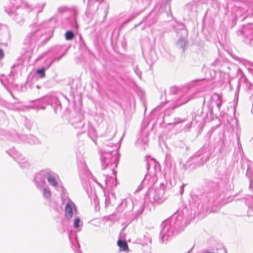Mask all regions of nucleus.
Returning a JSON list of instances; mask_svg holds the SVG:
<instances>
[{"instance_id":"3c124183","label":"nucleus","mask_w":253,"mask_h":253,"mask_svg":"<svg viewBox=\"0 0 253 253\" xmlns=\"http://www.w3.org/2000/svg\"><path fill=\"white\" fill-rule=\"evenodd\" d=\"M250 100L252 101V113L253 114V93L252 95L250 96Z\"/></svg>"},{"instance_id":"5701e85b","label":"nucleus","mask_w":253,"mask_h":253,"mask_svg":"<svg viewBox=\"0 0 253 253\" xmlns=\"http://www.w3.org/2000/svg\"><path fill=\"white\" fill-rule=\"evenodd\" d=\"M222 61V59L218 58L211 64V67H215L214 69H213V75H211V78H214V77L215 76L216 72H218L217 68L221 67Z\"/></svg>"},{"instance_id":"5fc2aeb1","label":"nucleus","mask_w":253,"mask_h":253,"mask_svg":"<svg viewBox=\"0 0 253 253\" xmlns=\"http://www.w3.org/2000/svg\"><path fill=\"white\" fill-rule=\"evenodd\" d=\"M249 173H250V172H249V169L248 168V170H247V173H246V175H247L248 177H249Z\"/></svg>"},{"instance_id":"f8f14e48","label":"nucleus","mask_w":253,"mask_h":253,"mask_svg":"<svg viewBox=\"0 0 253 253\" xmlns=\"http://www.w3.org/2000/svg\"><path fill=\"white\" fill-rule=\"evenodd\" d=\"M6 153L18 163L22 169H27L29 168V162L25 158L23 157L22 155L14 148L6 151Z\"/></svg>"},{"instance_id":"1a4fd4ad","label":"nucleus","mask_w":253,"mask_h":253,"mask_svg":"<svg viewBox=\"0 0 253 253\" xmlns=\"http://www.w3.org/2000/svg\"><path fill=\"white\" fill-rule=\"evenodd\" d=\"M239 39L247 44L251 45L253 42V26L252 23L243 25L236 32Z\"/></svg>"},{"instance_id":"0e129e2a","label":"nucleus","mask_w":253,"mask_h":253,"mask_svg":"<svg viewBox=\"0 0 253 253\" xmlns=\"http://www.w3.org/2000/svg\"><path fill=\"white\" fill-rule=\"evenodd\" d=\"M11 96H12L13 97H14L13 95V94H12V93H11Z\"/></svg>"},{"instance_id":"b1692460","label":"nucleus","mask_w":253,"mask_h":253,"mask_svg":"<svg viewBox=\"0 0 253 253\" xmlns=\"http://www.w3.org/2000/svg\"><path fill=\"white\" fill-rule=\"evenodd\" d=\"M240 84H243L245 85L246 89L248 91H252L253 90V84L250 82L245 77H243L240 79Z\"/></svg>"},{"instance_id":"c9c22d12","label":"nucleus","mask_w":253,"mask_h":253,"mask_svg":"<svg viewBox=\"0 0 253 253\" xmlns=\"http://www.w3.org/2000/svg\"><path fill=\"white\" fill-rule=\"evenodd\" d=\"M81 219L79 217H76L74 220L73 226L75 229H79L80 227Z\"/></svg>"},{"instance_id":"79ce46f5","label":"nucleus","mask_w":253,"mask_h":253,"mask_svg":"<svg viewBox=\"0 0 253 253\" xmlns=\"http://www.w3.org/2000/svg\"><path fill=\"white\" fill-rule=\"evenodd\" d=\"M134 71L135 73V74H136V75L140 79L141 76V72L139 70V69L138 68V67L137 66H136L134 68Z\"/></svg>"},{"instance_id":"a19ab883","label":"nucleus","mask_w":253,"mask_h":253,"mask_svg":"<svg viewBox=\"0 0 253 253\" xmlns=\"http://www.w3.org/2000/svg\"><path fill=\"white\" fill-rule=\"evenodd\" d=\"M65 52L62 53L61 55L54 57L53 59H52L51 63H53L54 62L59 61L62 58V57L65 55Z\"/></svg>"},{"instance_id":"2eb2a0df","label":"nucleus","mask_w":253,"mask_h":253,"mask_svg":"<svg viewBox=\"0 0 253 253\" xmlns=\"http://www.w3.org/2000/svg\"><path fill=\"white\" fill-rule=\"evenodd\" d=\"M83 115L80 113H76L75 116L71 117L69 120V122L75 128L84 129L85 126V124L83 122Z\"/></svg>"},{"instance_id":"bf43d9fd","label":"nucleus","mask_w":253,"mask_h":253,"mask_svg":"<svg viewBox=\"0 0 253 253\" xmlns=\"http://www.w3.org/2000/svg\"><path fill=\"white\" fill-rule=\"evenodd\" d=\"M36 87H37V88L39 89V88H40V87H40V85H36Z\"/></svg>"},{"instance_id":"09e8293b","label":"nucleus","mask_w":253,"mask_h":253,"mask_svg":"<svg viewBox=\"0 0 253 253\" xmlns=\"http://www.w3.org/2000/svg\"><path fill=\"white\" fill-rule=\"evenodd\" d=\"M143 181H144V180L142 181H141V184L138 186V187H137V188L136 189V191L137 192H138V191H140L142 189V188L143 187L142 183H143Z\"/></svg>"},{"instance_id":"4c0bfd02","label":"nucleus","mask_w":253,"mask_h":253,"mask_svg":"<svg viewBox=\"0 0 253 253\" xmlns=\"http://www.w3.org/2000/svg\"><path fill=\"white\" fill-rule=\"evenodd\" d=\"M36 73L42 78L45 76V69L44 68L38 69Z\"/></svg>"},{"instance_id":"9d476101","label":"nucleus","mask_w":253,"mask_h":253,"mask_svg":"<svg viewBox=\"0 0 253 253\" xmlns=\"http://www.w3.org/2000/svg\"><path fill=\"white\" fill-rule=\"evenodd\" d=\"M191 115L192 117V121H194L195 126H197V128H198L199 131H201L204 126L205 119L208 117V113H204V109L201 108L193 112Z\"/></svg>"},{"instance_id":"a211bd4d","label":"nucleus","mask_w":253,"mask_h":253,"mask_svg":"<svg viewBox=\"0 0 253 253\" xmlns=\"http://www.w3.org/2000/svg\"><path fill=\"white\" fill-rule=\"evenodd\" d=\"M74 211L77 213L76 207L74 203L68 198V202L66 203L65 208V217L67 220H70L73 217Z\"/></svg>"},{"instance_id":"c03bdc74","label":"nucleus","mask_w":253,"mask_h":253,"mask_svg":"<svg viewBox=\"0 0 253 253\" xmlns=\"http://www.w3.org/2000/svg\"><path fill=\"white\" fill-rule=\"evenodd\" d=\"M185 121V119H182L181 118H175L174 119V122L176 124L181 123L184 122Z\"/></svg>"},{"instance_id":"423d86ee","label":"nucleus","mask_w":253,"mask_h":253,"mask_svg":"<svg viewBox=\"0 0 253 253\" xmlns=\"http://www.w3.org/2000/svg\"><path fill=\"white\" fill-rule=\"evenodd\" d=\"M214 151L212 149H209L206 146H204L195 154H194L187 162L186 164L183 165L182 168L187 169L189 163L193 164L195 166H200L207 162Z\"/></svg>"},{"instance_id":"6e6552de","label":"nucleus","mask_w":253,"mask_h":253,"mask_svg":"<svg viewBox=\"0 0 253 253\" xmlns=\"http://www.w3.org/2000/svg\"><path fill=\"white\" fill-rule=\"evenodd\" d=\"M46 104H50L53 108L55 113L57 114L61 111V104L58 98L55 96L44 97L37 100L33 108L36 109H45Z\"/></svg>"},{"instance_id":"de8ad7c7","label":"nucleus","mask_w":253,"mask_h":253,"mask_svg":"<svg viewBox=\"0 0 253 253\" xmlns=\"http://www.w3.org/2000/svg\"><path fill=\"white\" fill-rule=\"evenodd\" d=\"M247 68L253 76V66H251V67H247Z\"/></svg>"},{"instance_id":"e433bc0d","label":"nucleus","mask_w":253,"mask_h":253,"mask_svg":"<svg viewBox=\"0 0 253 253\" xmlns=\"http://www.w3.org/2000/svg\"><path fill=\"white\" fill-rule=\"evenodd\" d=\"M195 124L194 122V121H191V122L188 124H187L184 127V129L185 131H188L190 129V128L193 126V127H196L197 126H195Z\"/></svg>"},{"instance_id":"ea45409f","label":"nucleus","mask_w":253,"mask_h":253,"mask_svg":"<svg viewBox=\"0 0 253 253\" xmlns=\"http://www.w3.org/2000/svg\"><path fill=\"white\" fill-rule=\"evenodd\" d=\"M139 14V13H132L129 16V17L128 18V19L127 20H126V21L124 22V24L128 23V22L131 21L132 19L134 18L135 17H136Z\"/></svg>"},{"instance_id":"e2e57ef3","label":"nucleus","mask_w":253,"mask_h":253,"mask_svg":"<svg viewBox=\"0 0 253 253\" xmlns=\"http://www.w3.org/2000/svg\"><path fill=\"white\" fill-rule=\"evenodd\" d=\"M204 79H200V80H196V81H202Z\"/></svg>"},{"instance_id":"7ed1b4c3","label":"nucleus","mask_w":253,"mask_h":253,"mask_svg":"<svg viewBox=\"0 0 253 253\" xmlns=\"http://www.w3.org/2000/svg\"><path fill=\"white\" fill-rule=\"evenodd\" d=\"M165 102H162L157 108L163 106L166 103L171 101L174 102L175 107H178L194 98L195 94H190L188 89L186 88L181 89L176 86H171L169 88L168 94L165 91Z\"/></svg>"},{"instance_id":"aec40b11","label":"nucleus","mask_w":253,"mask_h":253,"mask_svg":"<svg viewBox=\"0 0 253 253\" xmlns=\"http://www.w3.org/2000/svg\"><path fill=\"white\" fill-rule=\"evenodd\" d=\"M86 130H87L88 137H90L95 143H96L97 134L95 129L89 123L85 125V127L83 129L81 133L85 132Z\"/></svg>"},{"instance_id":"39448f33","label":"nucleus","mask_w":253,"mask_h":253,"mask_svg":"<svg viewBox=\"0 0 253 253\" xmlns=\"http://www.w3.org/2000/svg\"><path fill=\"white\" fill-rule=\"evenodd\" d=\"M9 3L5 6V11L17 23L22 24L24 19L22 16V10L24 9H31V5L28 3L22 2V0H9Z\"/></svg>"},{"instance_id":"c85d7f7f","label":"nucleus","mask_w":253,"mask_h":253,"mask_svg":"<svg viewBox=\"0 0 253 253\" xmlns=\"http://www.w3.org/2000/svg\"><path fill=\"white\" fill-rule=\"evenodd\" d=\"M76 14L77 12L75 11L73 15L67 19V20L70 23L71 26L75 29L78 28V24L76 20Z\"/></svg>"},{"instance_id":"f257e3e1","label":"nucleus","mask_w":253,"mask_h":253,"mask_svg":"<svg viewBox=\"0 0 253 253\" xmlns=\"http://www.w3.org/2000/svg\"><path fill=\"white\" fill-rule=\"evenodd\" d=\"M117 148L116 145L109 143L105 145L103 149L100 151L102 169H109L115 175V178L106 176L105 179V185L110 186L112 188L116 187L117 184L115 168L119 162V155Z\"/></svg>"},{"instance_id":"7c9ffc66","label":"nucleus","mask_w":253,"mask_h":253,"mask_svg":"<svg viewBox=\"0 0 253 253\" xmlns=\"http://www.w3.org/2000/svg\"><path fill=\"white\" fill-rule=\"evenodd\" d=\"M146 161V169L147 170H149L151 167H153L154 169H156L157 164L156 161L154 159L150 158L149 159L147 160Z\"/></svg>"},{"instance_id":"603ef678","label":"nucleus","mask_w":253,"mask_h":253,"mask_svg":"<svg viewBox=\"0 0 253 253\" xmlns=\"http://www.w3.org/2000/svg\"><path fill=\"white\" fill-rule=\"evenodd\" d=\"M92 179H93V180L94 182H95L96 183H97V184H98V185H99L101 187L103 188V186L101 185V184L100 183H98V182L97 181L96 179L94 177H92Z\"/></svg>"},{"instance_id":"680f3d73","label":"nucleus","mask_w":253,"mask_h":253,"mask_svg":"<svg viewBox=\"0 0 253 253\" xmlns=\"http://www.w3.org/2000/svg\"><path fill=\"white\" fill-rule=\"evenodd\" d=\"M224 250L225 253H227V250L225 249H224Z\"/></svg>"},{"instance_id":"473e14b6","label":"nucleus","mask_w":253,"mask_h":253,"mask_svg":"<svg viewBox=\"0 0 253 253\" xmlns=\"http://www.w3.org/2000/svg\"><path fill=\"white\" fill-rule=\"evenodd\" d=\"M58 191H60L61 192V199L63 203H65L66 200L68 201V197L66 196L65 193L64 192V188L62 185L59 187Z\"/></svg>"},{"instance_id":"2f4dec72","label":"nucleus","mask_w":253,"mask_h":253,"mask_svg":"<svg viewBox=\"0 0 253 253\" xmlns=\"http://www.w3.org/2000/svg\"><path fill=\"white\" fill-rule=\"evenodd\" d=\"M78 167L80 172L84 171L86 173L88 171V169H87L84 161H81L80 162H78Z\"/></svg>"},{"instance_id":"bb28decb","label":"nucleus","mask_w":253,"mask_h":253,"mask_svg":"<svg viewBox=\"0 0 253 253\" xmlns=\"http://www.w3.org/2000/svg\"><path fill=\"white\" fill-rule=\"evenodd\" d=\"M144 22L147 27H150L156 22V19L154 16L149 14L144 18Z\"/></svg>"},{"instance_id":"864d4df0","label":"nucleus","mask_w":253,"mask_h":253,"mask_svg":"<svg viewBox=\"0 0 253 253\" xmlns=\"http://www.w3.org/2000/svg\"><path fill=\"white\" fill-rule=\"evenodd\" d=\"M145 253H151V249L149 248L148 250H147Z\"/></svg>"},{"instance_id":"58836bf2","label":"nucleus","mask_w":253,"mask_h":253,"mask_svg":"<svg viewBox=\"0 0 253 253\" xmlns=\"http://www.w3.org/2000/svg\"><path fill=\"white\" fill-rule=\"evenodd\" d=\"M148 141V138L147 136L143 137L141 139H138L137 140V143L139 144L140 143H143L144 145H146Z\"/></svg>"},{"instance_id":"f704fd0d","label":"nucleus","mask_w":253,"mask_h":253,"mask_svg":"<svg viewBox=\"0 0 253 253\" xmlns=\"http://www.w3.org/2000/svg\"><path fill=\"white\" fill-rule=\"evenodd\" d=\"M74 36L75 34L71 30L67 31L65 34V39L67 41L72 40L74 38Z\"/></svg>"},{"instance_id":"69168bd1","label":"nucleus","mask_w":253,"mask_h":253,"mask_svg":"<svg viewBox=\"0 0 253 253\" xmlns=\"http://www.w3.org/2000/svg\"><path fill=\"white\" fill-rule=\"evenodd\" d=\"M237 94H238V93H235V96H236Z\"/></svg>"},{"instance_id":"c756f323","label":"nucleus","mask_w":253,"mask_h":253,"mask_svg":"<svg viewBox=\"0 0 253 253\" xmlns=\"http://www.w3.org/2000/svg\"><path fill=\"white\" fill-rule=\"evenodd\" d=\"M117 244L121 251H126L128 249V245L126 242L124 240H119Z\"/></svg>"},{"instance_id":"0eeeda50","label":"nucleus","mask_w":253,"mask_h":253,"mask_svg":"<svg viewBox=\"0 0 253 253\" xmlns=\"http://www.w3.org/2000/svg\"><path fill=\"white\" fill-rule=\"evenodd\" d=\"M209 186L212 189L206 196V202L204 204V206L206 208H211L212 211L215 212L218 209L219 204L218 199L220 196L219 186L216 183L211 182L209 183Z\"/></svg>"},{"instance_id":"37998d69","label":"nucleus","mask_w":253,"mask_h":253,"mask_svg":"<svg viewBox=\"0 0 253 253\" xmlns=\"http://www.w3.org/2000/svg\"><path fill=\"white\" fill-rule=\"evenodd\" d=\"M143 210H144V206H143V205H141L140 206L139 209L137 211V216L141 214L143 212Z\"/></svg>"},{"instance_id":"20e7f679","label":"nucleus","mask_w":253,"mask_h":253,"mask_svg":"<svg viewBox=\"0 0 253 253\" xmlns=\"http://www.w3.org/2000/svg\"><path fill=\"white\" fill-rule=\"evenodd\" d=\"M55 20L54 18H52L48 22H44L41 24L34 23L31 25V32L26 36L24 42V44L27 45L29 49H33L43 36L42 31V29L45 26H48Z\"/></svg>"},{"instance_id":"49530a36","label":"nucleus","mask_w":253,"mask_h":253,"mask_svg":"<svg viewBox=\"0 0 253 253\" xmlns=\"http://www.w3.org/2000/svg\"><path fill=\"white\" fill-rule=\"evenodd\" d=\"M185 186V184H182L180 186V190H179V193L181 195H182L183 192H184V187Z\"/></svg>"},{"instance_id":"412c9836","label":"nucleus","mask_w":253,"mask_h":253,"mask_svg":"<svg viewBox=\"0 0 253 253\" xmlns=\"http://www.w3.org/2000/svg\"><path fill=\"white\" fill-rule=\"evenodd\" d=\"M129 207L128 210H130L132 208V202L130 199H124L122 202L119 205L116 209L118 212H121L124 210Z\"/></svg>"},{"instance_id":"a878e982","label":"nucleus","mask_w":253,"mask_h":253,"mask_svg":"<svg viewBox=\"0 0 253 253\" xmlns=\"http://www.w3.org/2000/svg\"><path fill=\"white\" fill-rule=\"evenodd\" d=\"M217 70L218 72L221 73H228L230 70V67L229 66L228 62L223 59L221 67H218Z\"/></svg>"},{"instance_id":"cd10ccee","label":"nucleus","mask_w":253,"mask_h":253,"mask_svg":"<svg viewBox=\"0 0 253 253\" xmlns=\"http://www.w3.org/2000/svg\"><path fill=\"white\" fill-rule=\"evenodd\" d=\"M42 195L45 199H46L47 201H50L51 199V191L49 188V187L46 186L44 187H42Z\"/></svg>"},{"instance_id":"4d7b16f0","label":"nucleus","mask_w":253,"mask_h":253,"mask_svg":"<svg viewBox=\"0 0 253 253\" xmlns=\"http://www.w3.org/2000/svg\"><path fill=\"white\" fill-rule=\"evenodd\" d=\"M166 159L168 160V159H169V158H170V156H169V155L168 154H166Z\"/></svg>"},{"instance_id":"6e6d98bb","label":"nucleus","mask_w":253,"mask_h":253,"mask_svg":"<svg viewBox=\"0 0 253 253\" xmlns=\"http://www.w3.org/2000/svg\"><path fill=\"white\" fill-rule=\"evenodd\" d=\"M0 81L1 83V84H2L3 86H5V84H4L3 83V82L2 80V79H0Z\"/></svg>"},{"instance_id":"72a5a7b5","label":"nucleus","mask_w":253,"mask_h":253,"mask_svg":"<svg viewBox=\"0 0 253 253\" xmlns=\"http://www.w3.org/2000/svg\"><path fill=\"white\" fill-rule=\"evenodd\" d=\"M245 202L249 208L253 211V197L252 196H249L245 199Z\"/></svg>"},{"instance_id":"9b49d317","label":"nucleus","mask_w":253,"mask_h":253,"mask_svg":"<svg viewBox=\"0 0 253 253\" xmlns=\"http://www.w3.org/2000/svg\"><path fill=\"white\" fill-rule=\"evenodd\" d=\"M166 189V186L165 185V183H161L159 187L157 188L154 191L153 194V197H149L150 202L153 204H159L165 201L166 198L164 196V193Z\"/></svg>"},{"instance_id":"a18cd8bd","label":"nucleus","mask_w":253,"mask_h":253,"mask_svg":"<svg viewBox=\"0 0 253 253\" xmlns=\"http://www.w3.org/2000/svg\"><path fill=\"white\" fill-rule=\"evenodd\" d=\"M250 189H253V174L252 175L251 177L250 178Z\"/></svg>"},{"instance_id":"f3484780","label":"nucleus","mask_w":253,"mask_h":253,"mask_svg":"<svg viewBox=\"0 0 253 253\" xmlns=\"http://www.w3.org/2000/svg\"><path fill=\"white\" fill-rule=\"evenodd\" d=\"M187 35L188 32L185 29H181L178 32H177L178 36H181V37L180 38L178 41L176 42V45L177 47L182 49L183 51L185 50L187 44L188 42L186 40Z\"/></svg>"},{"instance_id":"052dcab7","label":"nucleus","mask_w":253,"mask_h":253,"mask_svg":"<svg viewBox=\"0 0 253 253\" xmlns=\"http://www.w3.org/2000/svg\"><path fill=\"white\" fill-rule=\"evenodd\" d=\"M210 134V137L211 136V132L209 131L208 133V135H209Z\"/></svg>"},{"instance_id":"f03ea898","label":"nucleus","mask_w":253,"mask_h":253,"mask_svg":"<svg viewBox=\"0 0 253 253\" xmlns=\"http://www.w3.org/2000/svg\"><path fill=\"white\" fill-rule=\"evenodd\" d=\"M188 210L185 208L182 211H177L169 219L164 221L162 224V229L160 234L161 243H164L173 235L175 230H180L185 224L184 220L188 218L187 212Z\"/></svg>"},{"instance_id":"13d9d810","label":"nucleus","mask_w":253,"mask_h":253,"mask_svg":"<svg viewBox=\"0 0 253 253\" xmlns=\"http://www.w3.org/2000/svg\"><path fill=\"white\" fill-rule=\"evenodd\" d=\"M32 10H33V11H34V12H35V13L37 12V10H36V9L35 8H34V9H33Z\"/></svg>"},{"instance_id":"4be33fe9","label":"nucleus","mask_w":253,"mask_h":253,"mask_svg":"<svg viewBox=\"0 0 253 253\" xmlns=\"http://www.w3.org/2000/svg\"><path fill=\"white\" fill-rule=\"evenodd\" d=\"M137 241L143 246L147 245L149 244H151L152 239L148 234L146 233L142 237H139L137 239Z\"/></svg>"},{"instance_id":"dca6fc26","label":"nucleus","mask_w":253,"mask_h":253,"mask_svg":"<svg viewBox=\"0 0 253 253\" xmlns=\"http://www.w3.org/2000/svg\"><path fill=\"white\" fill-rule=\"evenodd\" d=\"M47 180L51 186L58 189L61 185H59L58 175L51 169H48Z\"/></svg>"},{"instance_id":"4468645a","label":"nucleus","mask_w":253,"mask_h":253,"mask_svg":"<svg viewBox=\"0 0 253 253\" xmlns=\"http://www.w3.org/2000/svg\"><path fill=\"white\" fill-rule=\"evenodd\" d=\"M48 169H42L36 173L34 175V183L38 189H42L45 184L47 179Z\"/></svg>"},{"instance_id":"393cba45","label":"nucleus","mask_w":253,"mask_h":253,"mask_svg":"<svg viewBox=\"0 0 253 253\" xmlns=\"http://www.w3.org/2000/svg\"><path fill=\"white\" fill-rule=\"evenodd\" d=\"M104 196L105 197V207L107 208L109 205L113 204V200L115 199V196L113 193H111L110 194H109L108 195L105 193Z\"/></svg>"},{"instance_id":"8fccbe9b","label":"nucleus","mask_w":253,"mask_h":253,"mask_svg":"<svg viewBox=\"0 0 253 253\" xmlns=\"http://www.w3.org/2000/svg\"><path fill=\"white\" fill-rule=\"evenodd\" d=\"M4 57V53L2 49L0 48V60Z\"/></svg>"},{"instance_id":"ddd939ff","label":"nucleus","mask_w":253,"mask_h":253,"mask_svg":"<svg viewBox=\"0 0 253 253\" xmlns=\"http://www.w3.org/2000/svg\"><path fill=\"white\" fill-rule=\"evenodd\" d=\"M206 100L211 104V108H212L213 105L214 104L218 109L219 110H220V106L222 103V98L221 95L216 93H214L211 94H206L204 95V102ZM212 108L210 109V113L211 115L212 114Z\"/></svg>"},{"instance_id":"6ab92c4d","label":"nucleus","mask_w":253,"mask_h":253,"mask_svg":"<svg viewBox=\"0 0 253 253\" xmlns=\"http://www.w3.org/2000/svg\"><path fill=\"white\" fill-rule=\"evenodd\" d=\"M16 135L18 137H20V139L23 141L30 144L38 145L42 143L41 141L39 139L33 135L30 134L27 135L23 134L19 136V135L16 134Z\"/></svg>"}]
</instances>
